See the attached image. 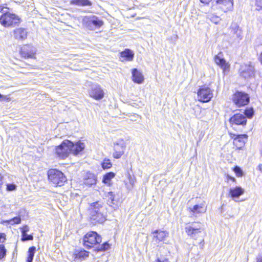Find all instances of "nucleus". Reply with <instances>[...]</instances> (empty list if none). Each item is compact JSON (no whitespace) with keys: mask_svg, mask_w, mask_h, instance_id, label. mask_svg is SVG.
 <instances>
[{"mask_svg":"<svg viewBox=\"0 0 262 262\" xmlns=\"http://www.w3.org/2000/svg\"><path fill=\"white\" fill-rule=\"evenodd\" d=\"M84 148V145L80 142L75 144L69 140H64L56 148V153L62 159L67 158L70 152L77 155Z\"/></svg>","mask_w":262,"mask_h":262,"instance_id":"nucleus-1","label":"nucleus"},{"mask_svg":"<svg viewBox=\"0 0 262 262\" xmlns=\"http://www.w3.org/2000/svg\"><path fill=\"white\" fill-rule=\"evenodd\" d=\"M89 210L91 220L95 223H103L106 220V206L102 202L90 204Z\"/></svg>","mask_w":262,"mask_h":262,"instance_id":"nucleus-2","label":"nucleus"},{"mask_svg":"<svg viewBox=\"0 0 262 262\" xmlns=\"http://www.w3.org/2000/svg\"><path fill=\"white\" fill-rule=\"evenodd\" d=\"M20 22L19 17L13 13L7 12L0 6V23L5 27H14Z\"/></svg>","mask_w":262,"mask_h":262,"instance_id":"nucleus-3","label":"nucleus"},{"mask_svg":"<svg viewBox=\"0 0 262 262\" xmlns=\"http://www.w3.org/2000/svg\"><path fill=\"white\" fill-rule=\"evenodd\" d=\"M203 226L200 222H194L186 224L185 230L189 236L196 239L204 231Z\"/></svg>","mask_w":262,"mask_h":262,"instance_id":"nucleus-4","label":"nucleus"},{"mask_svg":"<svg viewBox=\"0 0 262 262\" xmlns=\"http://www.w3.org/2000/svg\"><path fill=\"white\" fill-rule=\"evenodd\" d=\"M49 180L56 186H61L67 181L66 177L59 170L55 169H50L48 172Z\"/></svg>","mask_w":262,"mask_h":262,"instance_id":"nucleus-5","label":"nucleus"},{"mask_svg":"<svg viewBox=\"0 0 262 262\" xmlns=\"http://www.w3.org/2000/svg\"><path fill=\"white\" fill-rule=\"evenodd\" d=\"M82 25L90 30H94L101 27L103 23L95 15L86 16L83 17Z\"/></svg>","mask_w":262,"mask_h":262,"instance_id":"nucleus-6","label":"nucleus"},{"mask_svg":"<svg viewBox=\"0 0 262 262\" xmlns=\"http://www.w3.org/2000/svg\"><path fill=\"white\" fill-rule=\"evenodd\" d=\"M83 245L88 248L101 242V237L96 232L90 231L86 234L83 237Z\"/></svg>","mask_w":262,"mask_h":262,"instance_id":"nucleus-7","label":"nucleus"},{"mask_svg":"<svg viewBox=\"0 0 262 262\" xmlns=\"http://www.w3.org/2000/svg\"><path fill=\"white\" fill-rule=\"evenodd\" d=\"M213 91L207 86L201 87L197 93L198 100L204 103L208 102L213 97Z\"/></svg>","mask_w":262,"mask_h":262,"instance_id":"nucleus-8","label":"nucleus"},{"mask_svg":"<svg viewBox=\"0 0 262 262\" xmlns=\"http://www.w3.org/2000/svg\"><path fill=\"white\" fill-rule=\"evenodd\" d=\"M89 94L91 97L96 100L102 99L104 95L103 90L98 84H93L89 91Z\"/></svg>","mask_w":262,"mask_h":262,"instance_id":"nucleus-9","label":"nucleus"},{"mask_svg":"<svg viewBox=\"0 0 262 262\" xmlns=\"http://www.w3.org/2000/svg\"><path fill=\"white\" fill-rule=\"evenodd\" d=\"M125 144L123 140L121 139L114 143L113 157L115 159H119L124 154L125 149Z\"/></svg>","mask_w":262,"mask_h":262,"instance_id":"nucleus-10","label":"nucleus"},{"mask_svg":"<svg viewBox=\"0 0 262 262\" xmlns=\"http://www.w3.org/2000/svg\"><path fill=\"white\" fill-rule=\"evenodd\" d=\"M233 101L238 106L245 105L249 103V97L246 93L237 92L234 95Z\"/></svg>","mask_w":262,"mask_h":262,"instance_id":"nucleus-11","label":"nucleus"},{"mask_svg":"<svg viewBox=\"0 0 262 262\" xmlns=\"http://www.w3.org/2000/svg\"><path fill=\"white\" fill-rule=\"evenodd\" d=\"M152 242L156 244L164 242L169 236V232L161 230H156L152 232Z\"/></svg>","mask_w":262,"mask_h":262,"instance_id":"nucleus-12","label":"nucleus"},{"mask_svg":"<svg viewBox=\"0 0 262 262\" xmlns=\"http://www.w3.org/2000/svg\"><path fill=\"white\" fill-rule=\"evenodd\" d=\"M241 75L245 78H248L254 75V67L250 62L242 65L239 70Z\"/></svg>","mask_w":262,"mask_h":262,"instance_id":"nucleus-13","label":"nucleus"},{"mask_svg":"<svg viewBox=\"0 0 262 262\" xmlns=\"http://www.w3.org/2000/svg\"><path fill=\"white\" fill-rule=\"evenodd\" d=\"M21 56L25 58H34L36 54L35 49L30 45L23 47L20 50Z\"/></svg>","mask_w":262,"mask_h":262,"instance_id":"nucleus-14","label":"nucleus"},{"mask_svg":"<svg viewBox=\"0 0 262 262\" xmlns=\"http://www.w3.org/2000/svg\"><path fill=\"white\" fill-rule=\"evenodd\" d=\"M207 207L205 205V202H203L200 204L194 205L192 207L188 208L189 211L192 215L196 216L199 214L204 213L206 211Z\"/></svg>","mask_w":262,"mask_h":262,"instance_id":"nucleus-15","label":"nucleus"},{"mask_svg":"<svg viewBox=\"0 0 262 262\" xmlns=\"http://www.w3.org/2000/svg\"><path fill=\"white\" fill-rule=\"evenodd\" d=\"M232 124L245 125L247 122L246 117L244 114H236L230 119Z\"/></svg>","mask_w":262,"mask_h":262,"instance_id":"nucleus-16","label":"nucleus"},{"mask_svg":"<svg viewBox=\"0 0 262 262\" xmlns=\"http://www.w3.org/2000/svg\"><path fill=\"white\" fill-rule=\"evenodd\" d=\"M216 3L224 12L232 10L233 8V0H217Z\"/></svg>","mask_w":262,"mask_h":262,"instance_id":"nucleus-17","label":"nucleus"},{"mask_svg":"<svg viewBox=\"0 0 262 262\" xmlns=\"http://www.w3.org/2000/svg\"><path fill=\"white\" fill-rule=\"evenodd\" d=\"M97 181L96 176L90 172H86L83 176V183L88 186L96 184Z\"/></svg>","mask_w":262,"mask_h":262,"instance_id":"nucleus-18","label":"nucleus"},{"mask_svg":"<svg viewBox=\"0 0 262 262\" xmlns=\"http://www.w3.org/2000/svg\"><path fill=\"white\" fill-rule=\"evenodd\" d=\"M13 35L16 39L18 40H24L27 38L28 32L25 29L19 28L13 30Z\"/></svg>","mask_w":262,"mask_h":262,"instance_id":"nucleus-19","label":"nucleus"},{"mask_svg":"<svg viewBox=\"0 0 262 262\" xmlns=\"http://www.w3.org/2000/svg\"><path fill=\"white\" fill-rule=\"evenodd\" d=\"M244 189L240 186H236L230 188L229 190V194L231 197L235 201L236 199H238L241 195L244 194Z\"/></svg>","mask_w":262,"mask_h":262,"instance_id":"nucleus-20","label":"nucleus"},{"mask_svg":"<svg viewBox=\"0 0 262 262\" xmlns=\"http://www.w3.org/2000/svg\"><path fill=\"white\" fill-rule=\"evenodd\" d=\"M89 256V252L85 250L77 251L74 253V260L80 262L85 260Z\"/></svg>","mask_w":262,"mask_h":262,"instance_id":"nucleus-21","label":"nucleus"},{"mask_svg":"<svg viewBox=\"0 0 262 262\" xmlns=\"http://www.w3.org/2000/svg\"><path fill=\"white\" fill-rule=\"evenodd\" d=\"M247 139V136L245 134L237 136L233 141L234 144L238 148L243 147Z\"/></svg>","mask_w":262,"mask_h":262,"instance_id":"nucleus-22","label":"nucleus"},{"mask_svg":"<svg viewBox=\"0 0 262 262\" xmlns=\"http://www.w3.org/2000/svg\"><path fill=\"white\" fill-rule=\"evenodd\" d=\"M133 80L134 82L141 84L143 82V75L137 69H134L132 71Z\"/></svg>","mask_w":262,"mask_h":262,"instance_id":"nucleus-23","label":"nucleus"},{"mask_svg":"<svg viewBox=\"0 0 262 262\" xmlns=\"http://www.w3.org/2000/svg\"><path fill=\"white\" fill-rule=\"evenodd\" d=\"M116 174L113 172H109L105 174L102 179V182L108 186L112 185V180L115 177Z\"/></svg>","mask_w":262,"mask_h":262,"instance_id":"nucleus-24","label":"nucleus"},{"mask_svg":"<svg viewBox=\"0 0 262 262\" xmlns=\"http://www.w3.org/2000/svg\"><path fill=\"white\" fill-rule=\"evenodd\" d=\"M214 60L215 63L217 65L220 66L224 71L228 68V64L226 63V60L223 58L221 57L219 55L215 56Z\"/></svg>","mask_w":262,"mask_h":262,"instance_id":"nucleus-25","label":"nucleus"},{"mask_svg":"<svg viewBox=\"0 0 262 262\" xmlns=\"http://www.w3.org/2000/svg\"><path fill=\"white\" fill-rule=\"evenodd\" d=\"M134 54L129 49H125L121 53V58H123L124 60L132 61L133 59Z\"/></svg>","mask_w":262,"mask_h":262,"instance_id":"nucleus-26","label":"nucleus"},{"mask_svg":"<svg viewBox=\"0 0 262 262\" xmlns=\"http://www.w3.org/2000/svg\"><path fill=\"white\" fill-rule=\"evenodd\" d=\"M70 4L78 6H91L92 3L89 0H71Z\"/></svg>","mask_w":262,"mask_h":262,"instance_id":"nucleus-27","label":"nucleus"},{"mask_svg":"<svg viewBox=\"0 0 262 262\" xmlns=\"http://www.w3.org/2000/svg\"><path fill=\"white\" fill-rule=\"evenodd\" d=\"M35 251L36 247L34 246H32L29 249L27 262H32Z\"/></svg>","mask_w":262,"mask_h":262,"instance_id":"nucleus-28","label":"nucleus"},{"mask_svg":"<svg viewBox=\"0 0 262 262\" xmlns=\"http://www.w3.org/2000/svg\"><path fill=\"white\" fill-rule=\"evenodd\" d=\"M21 222V219L19 216H16L9 220L3 221L2 223H8L11 225H14L15 224H18Z\"/></svg>","mask_w":262,"mask_h":262,"instance_id":"nucleus-29","label":"nucleus"},{"mask_svg":"<svg viewBox=\"0 0 262 262\" xmlns=\"http://www.w3.org/2000/svg\"><path fill=\"white\" fill-rule=\"evenodd\" d=\"M208 18L215 24H217L221 20V18L219 16L212 14L208 15Z\"/></svg>","mask_w":262,"mask_h":262,"instance_id":"nucleus-30","label":"nucleus"},{"mask_svg":"<svg viewBox=\"0 0 262 262\" xmlns=\"http://www.w3.org/2000/svg\"><path fill=\"white\" fill-rule=\"evenodd\" d=\"M112 166V164L109 159H105L102 163V167L104 169H108L110 168Z\"/></svg>","mask_w":262,"mask_h":262,"instance_id":"nucleus-31","label":"nucleus"},{"mask_svg":"<svg viewBox=\"0 0 262 262\" xmlns=\"http://www.w3.org/2000/svg\"><path fill=\"white\" fill-rule=\"evenodd\" d=\"M6 255V249L4 245L0 244V259L3 258Z\"/></svg>","mask_w":262,"mask_h":262,"instance_id":"nucleus-32","label":"nucleus"},{"mask_svg":"<svg viewBox=\"0 0 262 262\" xmlns=\"http://www.w3.org/2000/svg\"><path fill=\"white\" fill-rule=\"evenodd\" d=\"M233 171L236 173L237 177H241L243 176V171L239 167L235 166L233 168Z\"/></svg>","mask_w":262,"mask_h":262,"instance_id":"nucleus-33","label":"nucleus"},{"mask_svg":"<svg viewBox=\"0 0 262 262\" xmlns=\"http://www.w3.org/2000/svg\"><path fill=\"white\" fill-rule=\"evenodd\" d=\"M22 234V241H31L33 240V236L32 235H28L27 233L21 234Z\"/></svg>","mask_w":262,"mask_h":262,"instance_id":"nucleus-34","label":"nucleus"},{"mask_svg":"<svg viewBox=\"0 0 262 262\" xmlns=\"http://www.w3.org/2000/svg\"><path fill=\"white\" fill-rule=\"evenodd\" d=\"M244 114L245 116L246 115L247 117L250 118L253 115V110L252 108L246 110H245Z\"/></svg>","mask_w":262,"mask_h":262,"instance_id":"nucleus-35","label":"nucleus"},{"mask_svg":"<svg viewBox=\"0 0 262 262\" xmlns=\"http://www.w3.org/2000/svg\"><path fill=\"white\" fill-rule=\"evenodd\" d=\"M255 6L257 10H262V0H255Z\"/></svg>","mask_w":262,"mask_h":262,"instance_id":"nucleus-36","label":"nucleus"},{"mask_svg":"<svg viewBox=\"0 0 262 262\" xmlns=\"http://www.w3.org/2000/svg\"><path fill=\"white\" fill-rule=\"evenodd\" d=\"M7 190L9 191L14 190L16 189V186L13 184H10L7 186Z\"/></svg>","mask_w":262,"mask_h":262,"instance_id":"nucleus-37","label":"nucleus"},{"mask_svg":"<svg viewBox=\"0 0 262 262\" xmlns=\"http://www.w3.org/2000/svg\"><path fill=\"white\" fill-rule=\"evenodd\" d=\"M21 234L27 233L29 230V228L27 225L24 226L21 228Z\"/></svg>","mask_w":262,"mask_h":262,"instance_id":"nucleus-38","label":"nucleus"},{"mask_svg":"<svg viewBox=\"0 0 262 262\" xmlns=\"http://www.w3.org/2000/svg\"><path fill=\"white\" fill-rule=\"evenodd\" d=\"M6 240V235L5 233H0V243H3Z\"/></svg>","mask_w":262,"mask_h":262,"instance_id":"nucleus-39","label":"nucleus"},{"mask_svg":"<svg viewBox=\"0 0 262 262\" xmlns=\"http://www.w3.org/2000/svg\"><path fill=\"white\" fill-rule=\"evenodd\" d=\"M154 262H169L167 258H158Z\"/></svg>","mask_w":262,"mask_h":262,"instance_id":"nucleus-40","label":"nucleus"},{"mask_svg":"<svg viewBox=\"0 0 262 262\" xmlns=\"http://www.w3.org/2000/svg\"><path fill=\"white\" fill-rule=\"evenodd\" d=\"M108 196L109 198L113 201L114 200V196L113 194V192H108Z\"/></svg>","mask_w":262,"mask_h":262,"instance_id":"nucleus-41","label":"nucleus"},{"mask_svg":"<svg viewBox=\"0 0 262 262\" xmlns=\"http://www.w3.org/2000/svg\"><path fill=\"white\" fill-rule=\"evenodd\" d=\"M102 246H103V248H102V249L103 250H106V249H108V247H109V245L107 243H105V244H103L102 245Z\"/></svg>","mask_w":262,"mask_h":262,"instance_id":"nucleus-42","label":"nucleus"},{"mask_svg":"<svg viewBox=\"0 0 262 262\" xmlns=\"http://www.w3.org/2000/svg\"><path fill=\"white\" fill-rule=\"evenodd\" d=\"M212 0H200V1L202 3H204V4H208L210 2H211Z\"/></svg>","mask_w":262,"mask_h":262,"instance_id":"nucleus-43","label":"nucleus"},{"mask_svg":"<svg viewBox=\"0 0 262 262\" xmlns=\"http://www.w3.org/2000/svg\"><path fill=\"white\" fill-rule=\"evenodd\" d=\"M227 178L228 179H230L231 180H232V181L233 182H235V179L234 178V177H232L229 175H227Z\"/></svg>","mask_w":262,"mask_h":262,"instance_id":"nucleus-44","label":"nucleus"},{"mask_svg":"<svg viewBox=\"0 0 262 262\" xmlns=\"http://www.w3.org/2000/svg\"><path fill=\"white\" fill-rule=\"evenodd\" d=\"M258 169L262 172V164H259L258 166Z\"/></svg>","mask_w":262,"mask_h":262,"instance_id":"nucleus-45","label":"nucleus"},{"mask_svg":"<svg viewBox=\"0 0 262 262\" xmlns=\"http://www.w3.org/2000/svg\"><path fill=\"white\" fill-rule=\"evenodd\" d=\"M139 103H140L139 104H137V105H136V106H139V107H140L141 106L143 105V102H142L140 101V102H139Z\"/></svg>","mask_w":262,"mask_h":262,"instance_id":"nucleus-46","label":"nucleus"},{"mask_svg":"<svg viewBox=\"0 0 262 262\" xmlns=\"http://www.w3.org/2000/svg\"><path fill=\"white\" fill-rule=\"evenodd\" d=\"M256 262H262V257L257 258Z\"/></svg>","mask_w":262,"mask_h":262,"instance_id":"nucleus-47","label":"nucleus"},{"mask_svg":"<svg viewBox=\"0 0 262 262\" xmlns=\"http://www.w3.org/2000/svg\"><path fill=\"white\" fill-rule=\"evenodd\" d=\"M5 97H6L5 96H3V95H1V94H0V100H1V99L5 98Z\"/></svg>","mask_w":262,"mask_h":262,"instance_id":"nucleus-48","label":"nucleus"},{"mask_svg":"<svg viewBox=\"0 0 262 262\" xmlns=\"http://www.w3.org/2000/svg\"><path fill=\"white\" fill-rule=\"evenodd\" d=\"M260 61L261 63L262 64V53H261L260 56Z\"/></svg>","mask_w":262,"mask_h":262,"instance_id":"nucleus-49","label":"nucleus"},{"mask_svg":"<svg viewBox=\"0 0 262 262\" xmlns=\"http://www.w3.org/2000/svg\"><path fill=\"white\" fill-rule=\"evenodd\" d=\"M2 176L0 174V181L2 180Z\"/></svg>","mask_w":262,"mask_h":262,"instance_id":"nucleus-50","label":"nucleus"}]
</instances>
